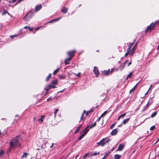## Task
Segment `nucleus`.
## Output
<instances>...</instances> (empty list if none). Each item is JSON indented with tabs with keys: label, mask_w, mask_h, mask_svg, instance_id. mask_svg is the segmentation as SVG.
Segmentation results:
<instances>
[{
	"label": "nucleus",
	"mask_w": 159,
	"mask_h": 159,
	"mask_svg": "<svg viewBox=\"0 0 159 159\" xmlns=\"http://www.w3.org/2000/svg\"><path fill=\"white\" fill-rule=\"evenodd\" d=\"M105 139L103 138L102 139H101L100 141L99 142L97 143V144L98 145H101L102 146V145L103 144V142H104L105 141Z\"/></svg>",
	"instance_id": "nucleus-9"
},
{
	"label": "nucleus",
	"mask_w": 159,
	"mask_h": 159,
	"mask_svg": "<svg viewBox=\"0 0 159 159\" xmlns=\"http://www.w3.org/2000/svg\"><path fill=\"white\" fill-rule=\"evenodd\" d=\"M45 118V116H41V118L40 119H39L38 120L39 121V122L40 124H41L43 121V119H44Z\"/></svg>",
	"instance_id": "nucleus-11"
},
{
	"label": "nucleus",
	"mask_w": 159,
	"mask_h": 159,
	"mask_svg": "<svg viewBox=\"0 0 159 159\" xmlns=\"http://www.w3.org/2000/svg\"><path fill=\"white\" fill-rule=\"evenodd\" d=\"M124 144L121 143L120 144L118 147L117 149V151H121L124 148Z\"/></svg>",
	"instance_id": "nucleus-5"
},
{
	"label": "nucleus",
	"mask_w": 159,
	"mask_h": 159,
	"mask_svg": "<svg viewBox=\"0 0 159 159\" xmlns=\"http://www.w3.org/2000/svg\"><path fill=\"white\" fill-rule=\"evenodd\" d=\"M83 116H84L83 114H82V115H81V117H80V121H81V120H82L83 119Z\"/></svg>",
	"instance_id": "nucleus-42"
},
{
	"label": "nucleus",
	"mask_w": 159,
	"mask_h": 159,
	"mask_svg": "<svg viewBox=\"0 0 159 159\" xmlns=\"http://www.w3.org/2000/svg\"><path fill=\"white\" fill-rule=\"evenodd\" d=\"M81 126V125L77 128L75 130V133H77L78 132V131L80 129Z\"/></svg>",
	"instance_id": "nucleus-24"
},
{
	"label": "nucleus",
	"mask_w": 159,
	"mask_h": 159,
	"mask_svg": "<svg viewBox=\"0 0 159 159\" xmlns=\"http://www.w3.org/2000/svg\"><path fill=\"white\" fill-rule=\"evenodd\" d=\"M134 42L130 44V45L129 46V47H130V48H131V46L133 45L134 44Z\"/></svg>",
	"instance_id": "nucleus-51"
},
{
	"label": "nucleus",
	"mask_w": 159,
	"mask_h": 159,
	"mask_svg": "<svg viewBox=\"0 0 159 159\" xmlns=\"http://www.w3.org/2000/svg\"><path fill=\"white\" fill-rule=\"evenodd\" d=\"M128 61V60H126V61L124 63V65H125L126 62Z\"/></svg>",
	"instance_id": "nucleus-54"
},
{
	"label": "nucleus",
	"mask_w": 159,
	"mask_h": 159,
	"mask_svg": "<svg viewBox=\"0 0 159 159\" xmlns=\"http://www.w3.org/2000/svg\"><path fill=\"white\" fill-rule=\"evenodd\" d=\"M72 57H69L68 58L66 59V60H67L68 61H70Z\"/></svg>",
	"instance_id": "nucleus-40"
},
{
	"label": "nucleus",
	"mask_w": 159,
	"mask_h": 159,
	"mask_svg": "<svg viewBox=\"0 0 159 159\" xmlns=\"http://www.w3.org/2000/svg\"><path fill=\"white\" fill-rule=\"evenodd\" d=\"M28 26H25V27H24V29H28Z\"/></svg>",
	"instance_id": "nucleus-55"
},
{
	"label": "nucleus",
	"mask_w": 159,
	"mask_h": 159,
	"mask_svg": "<svg viewBox=\"0 0 159 159\" xmlns=\"http://www.w3.org/2000/svg\"><path fill=\"white\" fill-rule=\"evenodd\" d=\"M57 84V80H55L54 81H52V84L53 85H55Z\"/></svg>",
	"instance_id": "nucleus-22"
},
{
	"label": "nucleus",
	"mask_w": 159,
	"mask_h": 159,
	"mask_svg": "<svg viewBox=\"0 0 159 159\" xmlns=\"http://www.w3.org/2000/svg\"><path fill=\"white\" fill-rule=\"evenodd\" d=\"M51 88L52 85H48L47 86V88L44 89L47 91V93H46V94L48 93V90H49Z\"/></svg>",
	"instance_id": "nucleus-10"
},
{
	"label": "nucleus",
	"mask_w": 159,
	"mask_h": 159,
	"mask_svg": "<svg viewBox=\"0 0 159 159\" xmlns=\"http://www.w3.org/2000/svg\"><path fill=\"white\" fill-rule=\"evenodd\" d=\"M117 131L116 129H113L111 133L112 135H114L117 133Z\"/></svg>",
	"instance_id": "nucleus-12"
},
{
	"label": "nucleus",
	"mask_w": 159,
	"mask_h": 159,
	"mask_svg": "<svg viewBox=\"0 0 159 159\" xmlns=\"http://www.w3.org/2000/svg\"><path fill=\"white\" fill-rule=\"evenodd\" d=\"M42 5L40 4L37 6L35 7V11H39L40 9L42 8Z\"/></svg>",
	"instance_id": "nucleus-8"
},
{
	"label": "nucleus",
	"mask_w": 159,
	"mask_h": 159,
	"mask_svg": "<svg viewBox=\"0 0 159 159\" xmlns=\"http://www.w3.org/2000/svg\"><path fill=\"white\" fill-rule=\"evenodd\" d=\"M129 118L126 119L123 121V124L124 125L126 124L129 120Z\"/></svg>",
	"instance_id": "nucleus-19"
},
{
	"label": "nucleus",
	"mask_w": 159,
	"mask_h": 159,
	"mask_svg": "<svg viewBox=\"0 0 159 159\" xmlns=\"http://www.w3.org/2000/svg\"><path fill=\"white\" fill-rule=\"evenodd\" d=\"M51 74H49L48 75V77H47L46 79V81H48V80L49 79L51 78Z\"/></svg>",
	"instance_id": "nucleus-30"
},
{
	"label": "nucleus",
	"mask_w": 159,
	"mask_h": 159,
	"mask_svg": "<svg viewBox=\"0 0 159 159\" xmlns=\"http://www.w3.org/2000/svg\"><path fill=\"white\" fill-rule=\"evenodd\" d=\"M108 153L107 154H106L104 156V157L102 158V159H105L107 157V156L108 155L109 153Z\"/></svg>",
	"instance_id": "nucleus-37"
},
{
	"label": "nucleus",
	"mask_w": 159,
	"mask_h": 159,
	"mask_svg": "<svg viewBox=\"0 0 159 159\" xmlns=\"http://www.w3.org/2000/svg\"><path fill=\"white\" fill-rule=\"evenodd\" d=\"M53 145H54V143H52V145L50 147V148H52V147Z\"/></svg>",
	"instance_id": "nucleus-58"
},
{
	"label": "nucleus",
	"mask_w": 159,
	"mask_h": 159,
	"mask_svg": "<svg viewBox=\"0 0 159 159\" xmlns=\"http://www.w3.org/2000/svg\"><path fill=\"white\" fill-rule=\"evenodd\" d=\"M52 100V98H48V99H47V101H49V100Z\"/></svg>",
	"instance_id": "nucleus-52"
},
{
	"label": "nucleus",
	"mask_w": 159,
	"mask_h": 159,
	"mask_svg": "<svg viewBox=\"0 0 159 159\" xmlns=\"http://www.w3.org/2000/svg\"><path fill=\"white\" fill-rule=\"evenodd\" d=\"M53 21H54V20H51V21H49V22H48V23H51V22H53Z\"/></svg>",
	"instance_id": "nucleus-64"
},
{
	"label": "nucleus",
	"mask_w": 159,
	"mask_h": 159,
	"mask_svg": "<svg viewBox=\"0 0 159 159\" xmlns=\"http://www.w3.org/2000/svg\"><path fill=\"white\" fill-rule=\"evenodd\" d=\"M39 28H40V27H37V28H36V30H38Z\"/></svg>",
	"instance_id": "nucleus-60"
},
{
	"label": "nucleus",
	"mask_w": 159,
	"mask_h": 159,
	"mask_svg": "<svg viewBox=\"0 0 159 159\" xmlns=\"http://www.w3.org/2000/svg\"><path fill=\"white\" fill-rule=\"evenodd\" d=\"M65 63L66 65L69 64V63L68 62V61L66 60H65Z\"/></svg>",
	"instance_id": "nucleus-44"
},
{
	"label": "nucleus",
	"mask_w": 159,
	"mask_h": 159,
	"mask_svg": "<svg viewBox=\"0 0 159 159\" xmlns=\"http://www.w3.org/2000/svg\"><path fill=\"white\" fill-rule=\"evenodd\" d=\"M101 116H100V117H99V118L96 121H99V120H100V119H101Z\"/></svg>",
	"instance_id": "nucleus-50"
},
{
	"label": "nucleus",
	"mask_w": 159,
	"mask_h": 159,
	"mask_svg": "<svg viewBox=\"0 0 159 159\" xmlns=\"http://www.w3.org/2000/svg\"><path fill=\"white\" fill-rule=\"evenodd\" d=\"M152 84H151L150 85V88H149V89H148V90H150V88H152Z\"/></svg>",
	"instance_id": "nucleus-57"
},
{
	"label": "nucleus",
	"mask_w": 159,
	"mask_h": 159,
	"mask_svg": "<svg viewBox=\"0 0 159 159\" xmlns=\"http://www.w3.org/2000/svg\"><path fill=\"white\" fill-rule=\"evenodd\" d=\"M130 49H131L130 47H129V48H128L127 49V50L126 52H129L130 51Z\"/></svg>",
	"instance_id": "nucleus-41"
},
{
	"label": "nucleus",
	"mask_w": 159,
	"mask_h": 159,
	"mask_svg": "<svg viewBox=\"0 0 159 159\" xmlns=\"http://www.w3.org/2000/svg\"><path fill=\"white\" fill-rule=\"evenodd\" d=\"M90 112V111H87L86 113V114L87 115H89V114Z\"/></svg>",
	"instance_id": "nucleus-48"
},
{
	"label": "nucleus",
	"mask_w": 159,
	"mask_h": 159,
	"mask_svg": "<svg viewBox=\"0 0 159 159\" xmlns=\"http://www.w3.org/2000/svg\"><path fill=\"white\" fill-rule=\"evenodd\" d=\"M58 108L56 109L55 110V111H54V118H55L56 117V115H57V113L58 112Z\"/></svg>",
	"instance_id": "nucleus-23"
},
{
	"label": "nucleus",
	"mask_w": 159,
	"mask_h": 159,
	"mask_svg": "<svg viewBox=\"0 0 159 159\" xmlns=\"http://www.w3.org/2000/svg\"><path fill=\"white\" fill-rule=\"evenodd\" d=\"M158 23V21H156L154 23H151V24L147 27L145 31V32H147L148 31H151V30L153 29L155 25L157 24Z\"/></svg>",
	"instance_id": "nucleus-2"
},
{
	"label": "nucleus",
	"mask_w": 159,
	"mask_h": 159,
	"mask_svg": "<svg viewBox=\"0 0 159 159\" xmlns=\"http://www.w3.org/2000/svg\"><path fill=\"white\" fill-rule=\"evenodd\" d=\"M110 141V139H108L106 141V142L104 141V142H103V144H102V146H104L107 143H108V142Z\"/></svg>",
	"instance_id": "nucleus-20"
},
{
	"label": "nucleus",
	"mask_w": 159,
	"mask_h": 159,
	"mask_svg": "<svg viewBox=\"0 0 159 159\" xmlns=\"http://www.w3.org/2000/svg\"><path fill=\"white\" fill-rule=\"evenodd\" d=\"M138 84H137L132 89H131L129 91V93H132L133 91H134L135 88L137 87Z\"/></svg>",
	"instance_id": "nucleus-17"
},
{
	"label": "nucleus",
	"mask_w": 159,
	"mask_h": 159,
	"mask_svg": "<svg viewBox=\"0 0 159 159\" xmlns=\"http://www.w3.org/2000/svg\"><path fill=\"white\" fill-rule=\"evenodd\" d=\"M159 138H158V139H157V140L156 142L155 143H157L158 141H159Z\"/></svg>",
	"instance_id": "nucleus-62"
},
{
	"label": "nucleus",
	"mask_w": 159,
	"mask_h": 159,
	"mask_svg": "<svg viewBox=\"0 0 159 159\" xmlns=\"http://www.w3.org/2000/svg\"><path fill=\"white\" fill-rule=\"evenodd\" d=\"M59 19H60V18H58L54 19V20H54V21H58V20H59Z\"/></svg>",
	"instance_id": "nucleus-49"
},
{
	"label": "nucleus",
	"mask_w": 159,
	"mask_h": 159,
	"mask_svg": "<svg viewBox=\"0 0 159 159\" xmlns=\"http://www.w3.org/2000/svg\"><path fill=\"white\" fill-rule=\"evenodd\" d=\"M155 128V126H152L150 128V130H153Z\"/></svg>",
	"instance_id": "nucleus-35"
},
{
	"label": "nucleus",
	"mask_w": 159,
	"mask_h": 159,
	"mask_svg": "<svg viewBox=\"0 0 159 159\" xmlns=\"http://www.w3.org/2000/svg\"><path fill=\"white\" fill-rule=\"evenodd\" d=\"M110 72V70H104L103 71L102 73L105 75H108Z\"/></svg>",
	"instance_id": "nucleus-14"
},
{
	"label": "nucleus",
	"mask_w": 159,
	"mask_h": 159,
	"mask_svg": "<svg viewBox=\"0 0 159 159\" xmlns=\"http://www.w3.org/2000/svg\"><path fill=\"white\" fill-rule=\"evenodd\" d=\"M96 122H95L93 124H91L90 125V128H92L93 127L95 126L96 125Z\"/></svg>",
	"instance_id": "nucleus-27"
},
{
	"label": "nucleus",
	"mask_w": 159,
	"mask_h": 159,
	"mask_svg": "<svg viewBox=\"0 0 159 159\" xmlns=\"http://www.w3.org/2000/svg\"><path fill=\"white\" fill-rule=\"evenodd\" d=\"M89 153H88L85 154L83 156V158H85L87 157L89 155Z\"/></svg>",
	"instance_id": "nucleus-36"
},
{
	"label": "nucleus",
	"mask_w": 159,
	"mask_h": 159,
	"mask_svg": "<svg viewBox=\"0 0 159 159\" xmlns=\"http://www.w3.org/2000/svg\"><path fill=\"white\" fill-rule=\"evenodd\" d=\"M93 72L97 76L99 75V71L97 67L94 66V67Z\"/></svg>",
	"instance_id": "nucleus-4"
},
{
	"label": "nucleus",
	"mask_w": 159,
	"mask_h": 159,
	"mask_svg": "<svg viewBox=\"0 0 159 159\" xmlns=\"http://www.w3.org/2000/svg\"><path fill=\"white\" fill-rule=\"evenodd\" d=\"M136 47H137L136 44L135 45L133 46V48L131 51V52L130 53V55H133V54L134 53V50L136 49Z\"/></svg>",
	"instance_id": "nucleus-7"
},
{
	"label": "nucleus",
	"mask_w": 159,
	"mask_h": 159,
	"mask_svg": "<svg viewBox=\"0 0 159 159\" xmlns=\"http://www.w3.org/2000/svg\"><path fill=\"white\" fill-rule=\"evenodd\" d=\"M75 52V51H73L69 52H67V54L69 57H72L74 56V53Z\"/></svg>",
	"instance_id": "nucleus-6"
},
{
	"label": "nucleus",
	"mask_w": 159,
	"mask_h": 159,
	"mask_svg": "<svg viewBox=\"0 0 159 159\" xmlns=\"http://www.w3.org/2000/svg\"><path fill=\"white\" fill-rule=\"evenodd\" d=\"M84 137L83 135H81L80 136L79 138V140H81Z\"/></svg>",
	"instance_id": "nucleus-39"
},
{
	"label": "nucleus",
	"mask_w": 159,
	"mask_h": 159,
	"mask_svg": "<svg viewBox=\"0 0 159 159\" xmlns=\"http://www.w3.org/2000/svg\"><path fill=\"white\" fill-rule=\"evenodd\" d=\"M6 13H8V14L9 15V13H8V12H7V11H4V12H3L2 13V15H5Z\"/></svg>",
	"instance_id": "nucleus-38"
},
{
	"label": "nucleus",
	"mask_w": 159,
	"mask_h": 159,
	"mask_svg": "<svg viewBox=\"0 0 159 159\" xmlns=\"http://www.w3.org/2000/svg\"><path fill=\"white\" fill-rule=\"evenodd\" d=\"M129 53V52H126L125 53V56L126 57V56H127L128 55Z\"/></svg>",
	"instance_id": "nucleus-46"
},
{
	"label": "nucleus",
	"mask_w": 159,
	"mask_h": 159,
	"mask_svg": "<svg viewBox=\"0 0 159 159\" xmlns=\"http://www.w3.org/2000/svg\"><path fill=\"white\" fill-rule=\"evenodd\" d=\"M110 141V139H108L106 141V142L104 141V142H103V144H102V146H104L107 143H108V142Z\"/></svg>",
	"instance_id": "nucleus-21"
},
{
	"label": "nucleus",
	"mask_w": 159,
	"mask_h": 159,
	"mask_svg": "<svg viewBox=\"0 0 159 159\" xmlns=\"http://www.w3.org/2000/svg\"><path fill=\"white\" fill-rule=\"evenodd\" d=\"M99 152H98V153H97L96 152H94L93 153H92L91 154H90V157H91L93 156H96V155L97 154H99Z\"/></svg>",
	"instance_id": "nucleus-25"
},
{
	"label": "nucleus",
	"mask_w": 159,
	"mask_h": 159,
	"mask_svg": "<svg viewBox=\"0 0 159 159\" xmlns=\"http://www.w3.org/2000/svg\"><path fill=\"white\" fill-rule=\"evenodd\" d=\"M28 29L30 31H33V29L31 28L30 27H28Z\"/></svg>",
	"instance_id": "nucleus-43"
},
{
	"label": "nucleus",
	"mask_w": 159,
	"mask_h": 159,
	"mask_svg": "<svg viewBox=\"0 0 159 159\" xmlns=\"http://www.w3.org/2000/svg\"><path fill=\"white\" fill-rule=\"evenodd\" d=\"M56 87L54 86V85H52V88H55Z\"/></svg>",
	"instance_id": "nucleus-56"
},
{
	"label": "nucleus",
	"mask_w": 159,
	"mask_h": 159,
	"mask_svg": "<svg viewBox=\"0 0 159 159\" xmlns=\"http://www.w3.org/2000/svg\"><path fill=\"white\" fill-rule=\"evenodd\" d=\"M65 76H63L61 75L60 76V78L62 79H64V78H65Z\"/></svg>",
	"instance_id": "nucleus-47"
},
{
	"label": "nucleus",
	"mask_w": 159,
	"mask_h": 159,
	"mask_svg": "<svg viewBox=\"0 0 159 159\" xmlns=\"http://www.w3.org/2000/svg\"><path fill=\"white\" fill-rule=\"evenodd\" d=\"M86 111L85 110H84V111H83V113L82 114H83V115H84V113H86Z\"/></svg>",
	"instance_id": "nucleus-61"
},
{
	"label": "nucleus",
	"mask_w": 159,
	"mask_h": 159,
	"mask_svg": "<svg viewBox=\"0 0 159 159\" xmlns=\"http://www.w3.org/2000/svg\"><path fill=\"white\" fill-rule=\"evenodd\" d=\"M68 8L65 7H63L61 9V11L65 13H66L67 12Z\"/></svg>",
	"instance_id": "nucleus-13"
},
{
	"label": "nucleus",
	"mask_w": 159,
	"mask_h": 159,
	"mask_svg": "<svg viewBox=\"0 0 159 159\" xmlns=\"http://www.w3.org/2000/svg\"><path fill=\"white\" fill-rule=\"evenodd\" d=\"M126 113H125L124 114L121 115H120V116L118 118V120H119V119L120 118H123L124 116H125V115H126Z\"/></svg>",
	"instance_id": "nucleus-18"
},
{
	"label": "nucleus",
	"mask_w": 159,
	"mask_h": 159,
	"mask_svg": "<svg viewBox=\"0 0 159 159\" xmlns=\"http://www.w3.org/2000/svg\"><path fill=\"white\" fill-rule=\"evenodd\" d=\"M10 37L11 38H13L14 37H15V35H10Z\"/></svg>",
	"instance_id": "nucleus-59"
},
{
	"label": "nucleus",
	"mask_w": 159,
	"mask_h": 159,
	"mask_svg": "<svg viewBox=\"0 0 159 159\" xmlns=\"http://www.w3.org/2000/svg\"><path fill=\"white\" fill-rule=\"evenodd\" d=\"M131 62H129L128 64V66H129L131 64Z\"/></svg>",
	"instance_id": "nucleus-53"
},
{
	"label": "nucleus",
	"mask_w": 159,
	"mask_h": 159,
	"mask_svg": "<svg viewBox=\"0 0 159 159\" xmlns=\"http://www.w3.org/2000/svg\"><path fill=\"white\" fill-rule=\"evenodd\" d=\"M19 137L20 136L18 135L11 140L10 142V151L12 148H14L16 146H17L18 147H20L21 144H18Z\"/></svg>",
	"instance_id": "nucleus-1"
},
{
	"label": "nucleus",
	"mask_w": 159,
	"mask_h": 159,
	"mask_svg": "<svg viewBox=\"0 0 159 159\" xmlns=\"http://www.w3.org/2000/svg\"><path fill=\"white\" fill-rule=\"evenodd\" d=\"M75 75L77 76L78 77H80V73H78L77 74H75Z\"/></svg>",
	"instance_id": "nucleus-45"
},
{
	"label": "nucleus",
	"mask_w": 159,
	"mask_h": 159,
	"mask_svg": "<svg viewBox=\"0 0 159 159\" xmlns=\"http://www.w3.org/2000/svg\"><path fill=\"white\" fill-rule=\"evenodd\" d=\"M107 111H106L104 112V113L101 115V117H102L104 115H106L107 113Z\"/></svg>",
	"instance_id": "nucleus-34"
},
{
	"label": "nucleus",
	"mask_w": 159,
	"mask_h": 159,
	"mask_svg": "<svg viewBox=\"0 0 159 159\" xmlns=\"http://www.w3.org/2000/svg\"><path fill=\"white\" fill-rule=\"evenodd\" d=\"M121 156L118 154H115L114 156L115 159H119L120 158Z\"/></svg>",
	"instance_id": "nucleus-15"
},
{
	"label": "nucleus",
	"mask_w": 159,
	"mask_h": 159,
	"mask_svg": "<svg viewBox=\"0 0 159 159\" xmlns=\"http://www.w3.org/2000/svg\"><path fill=\"white\" fill-rule=\"evenodd\" d=\"M157 112H154L153 113H152L151 116V117L152 118H153L154 116H155L157 114Z\"/></svg>",
	"instance_id": "nucleus-29"
},
{
	"label": "nucleus",
	"mask_w": 159,
	"mask_h": 159,
	"mask_svg": "<svg viewBox=\"0 0 159 159\" xmlns=\"http://www.w3.org/2000/svg\"><path fill=\"white\" fill-rule=\"evenodd\" d=\"M59 69H60V68H59L57 69V70H54V72L53 73V74L54 75H55L59 71Z\"/></svg>",
	"instance_id": "nucleus-32"
},
{
	"label": "nucleus",
	"mask_w": 159,
	"mask_h": 159,
	"mask_svg": "<svg viewBox=\"0 0 159 159\" xmlns=\"http://www.w3.org/2000/svg\"><path fill=\"white\" fill-rule=\"evenodd\" d=\"M124 67H125V65H124L123 66L122 68H121V69L120 70L121 71L122 70V69L124 68Z\"/></svg>",
	"instance_id": "nucleus-63"
},
{
	"label": "nucleus",
	"mask_w": 159,
	"mask_h": 159,
	"mask_svg": "<svg viewBox=\"0 0 159 159\" xmlns=\"http://www.w3.org/2000/svg\"><path fill=\"white\" fill-rule=\"evenodd\" d=\"M4 153V151L2 149H0V156H2Z\"/></svg>",
	"instance_id": "nucleus-26"
},
{
	"label": "nucleus",
	"mask_w": 159,
	"mask_h": 159,
	"mask_svg": "<svg viewBox=\"0 0 159 159\" xmlns=\"http://www.w3.org/2000/svg\"><path fill=\"white\" fill-rule=\"evenodd\" d=\"M149 102H148L147 104L144 107L143 109V111H144L145 110H146V109H148L149 107Z\"/></svg>",
	"instance_id": "nucleus-16"
},
{
	"label": "nucleus",
	"mask_w": 159,
	"mask_h": 159,
	"mask_svg": "<svg viewBox=\"0 0 159 159\" xmlns=\"http://www.w3.org/2000/svg\"><path fill=\"white\" fill-rule=\"evenodd\" d=\"M89 127V126L86 127L85 129L80 133L81 135H83L84 137L89 131V129H88V128Z\"/></svg>",
	"instance_id": "nucleus-3"
},
{
	"label": "nucleus",
	"mask_w": 159,
	"mask_h": 159,
	"mask_svg": "<svg viewBox=\"0 0 159 159\" xmlns=\"http://www.w3.org/2000/svg\"><path fill=\"white\" fill-rule=\"evenodd\" d=\"M28 155L27 153H24L22 156V157L24 158V157H27V156Z\"/></svg>",
	"instance_id": "nucleus-31"
},
{
	"label": "nucleus",
	"mask_w": 159,
	"mask_h": 159,
	"mask_svg": "<svg viewBox=\"0 0 159 159\" xmlns=\"http://www.w3.org/2000/svg\"><path fill=\"white\" fill-rule=\"evenodd\" d=\"M132 72H130L127 76L126 79L127 80L129 78H130L132 76Z\"/></svg>",
	"instance_id": "nucleus-28"
},
{
	"label": "nucleus",
	"mask_w": 159,
	"mask_h": 159,
	"mask_svg": "<svg viewBox=\"0 0 159 159\" xmlns=\"http://www.w3.org/2000/svg\"><path fill=\"white\" fill-rule=\"evenodd\" d=\"M116 124V123H115L113 124H112L110 127V128L111 129H112L113 127H114V126Z\"/></svg>",
	"instance_id": "nucleus-33"
}]
</instances>
